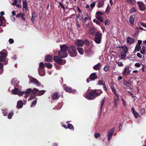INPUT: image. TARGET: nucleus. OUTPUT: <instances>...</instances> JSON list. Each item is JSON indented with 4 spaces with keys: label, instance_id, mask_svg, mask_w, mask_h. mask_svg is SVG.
<instances>
[{
    "label": "nucleus",
    "instance_id": "nucleus-1",
    "mask_svg": "<svg viewBox=\"0 0 146 146\" xmlns=\"http://www.w3.org/2000/svg\"><path fill=\"white\" fill-rule=\"evenodd\" d=\"M102 93L100 90H94L86 94L85 97L88 100H93L96 97L100 96Z\"/></svg>",
    "mask_w": 146,
    "mask_h": 146
},
{
    "label": "nucleus",
    "instance_id": "nucleus-2",
    "mask_svg": "<svg viewBox=\"0 0 146 146\" xmlns=\"http://www.w3.org/2000/svg\"><path fill=\"white\" fill-rule=\"evenodd\" d=\"M60 50L58 52V55L63 58L67 56V51L68 49V47L66 44L60 45Z\"/></svg>",
    "mask_w": 146,
    "mask_h": 146
},
{
    "label": "nucleus",
    "instance_id": "nucleus-3",
    "mask_svg": "<svg viewBox=\"0 0 146 146\" xmlns=\"http://www.w3.org/2000/svg\"><path fill=\"white\" fill-rule=\"evenodd\" d=\"M69 54L71 57H74L77 55V48L74 45L70 46L68 47Z\"/></svg>",
    "mask_w": 146,
    "mask_h": 146
},
{
    "label": "nucleus",
    "instance_id": "nucleus-4",
    "mask_svg": "<svg viewBox=\"0 0 146 146\" xmlns=\"http://www.w3.org/2000/svg\"><path fill=\"white\" fill-rule=\"evenodd\" d=\"M94 40L97 44H100L102 41V35L101 33L98 31L96 32L95 35Z\"/></svg>",
    "mask_w": 146,
    "mask_h": 146
},
{
    "label": "nucleus",
    "instance_id": "nucleus-5",
    "mask_svg": "<svg viewBox=\"0 0 146 146\" xmlns=\"http://www.w3.org/2000/svg\"><path fill=\"white\" fill-rule=\"evenodd\" d=\"M103 15L104 13L101 11L97 12L96 15V17L100 22H104L103 17H101V15Z\"/></svg>",
    "mask_w": 146,
    "mask_h": 146
},
{
    "label": "nucleus",
    "instance_id": "nucleus-6",
    "mask_svg": "<svg viewBox=\"0 0 146 146\" xmlns=\"http://www.w3.org/2000/svg\"><path fill=\"white\" fill-rule=\"evenodd\" d=\"M114 132V129L112 128L109 131H108V141H109L111 140L113 134Z\"/></svg>",
    "mask_w": 146,
    "mask_h": 146
},
{
    "label": "nucleus",
    "instance_id": "nucleus-7",
    "mask_svg": "<svg viewBox=\"0 0 146 146\" xmlns=\"http://www.w3.org/2000/svg\"><path fill=\"white\" fill-rule=\"evenodd\" d=\"M0 62H3L4 61L7 56V54L6 52H3L2 51L0 52Z\"/></svg>",
    "mask_w": 146,
    "mask_h": 146
},
{
    "label": "nucleus",
    "instance_id": "nucleus-8",
    "mask_svg": "<svg viewBox=\"0 0 146 146\" xmlns=\"http://www.w3.org/2000/svg\"><path fill=\"white\" fill-rule=\"evenodd\" d=\"M64 90L67 92L74 93L76 92V90H72L71 87L67 86L66 85H64Z\"/></svg>",
    "mask_w": 146,
    "mask_h": 146
},
{
    "label": "nucleus",
    "instance_id": "nucleus-9",
    "mask_svg": "<svg viewBox=\"0 0 146 146\" xmlns=\"http://www.w3.org/2000/svg\"><path fill=\"white\" fill-rule=\"evenodd\" d=\"M137 4L138 5V6L141 11H143L145 10V4L142 2L138 1Z\"/></svg>",
    "mask_w": 146,
    "mask_h": 146
},
{
    "label": "nucleus",
    "instance_id": "nucleus-10",
    "mask_svg": "<svg viewBox=\"0 0 146 146\" xmlns=\"http://www.w3.org/2000/svg\"><path fill=\"white\" fill-rule=\"evenodd\" d=\"M128 50L126 49V50H123L121 52V54L119 56L120 58L123 59L125 58L126 56V54L128 52Z\"/></svg>",
    "mask_w": 146,
    "mask_h": 146
},
{
    "label": "nucleus",
    "instance_id": "nucleus-11",
    "mask_svg": "<svg viewBox=\"0 0 146 146\" xmlns=\"http://www.w3.org/2000/svg\"><path fill=\"white\" fill-rule=\"evenodd\" d=\"M85 53L88 56H91L93 53V51L91 48H89L88 49L86 48L85 49Z\"/></svg>",
    "mask_w": 146,
    "mask_h": 146
},
{
    "label": "nucleus",
    "instance_id": "nucleus-12",
    "mask_svg": "<svg viewBox=\"0 0 146 146\" xmlns=\"http://www.w3.org/2000/svg\"><path fill=\"white\" fill-rule=\"evenodd\" d=\"M135 19V15L134 14L132 15L129 18V21L130 23L132 25L134 24V21Z\"/></svg>",
    "mask_w": 146,
    "mask_h": 146
},
{
    "label": "nucleus",
    "instance_id": "nucleus-13",
    "mask_svg": "<svg viewBox=\"0 0 146 146\" xmlns=\"http://www.w3.org/2000/svg\"><path fill=\"white\" fill-rule=\"evenodd\" d=\"M60 96V94L58 93L55 92L53 94L51 98L53 100H57L59 98Z\"/></svg>",
    "mask_w": 146,
    "mask_h": 146
},
{
    "label": "nucleus",
    "instance_id": "nucleus-14",
    "mask_svg": "<svg viewBox=\"0 0 146 146\" xmlns=\"http://www.w3.org/2000/svg\"><path fill=\"white\" fill-rule=\"evenodd\" d=\"M75 44L79 46H82L84 44L83 41L82 40H78L75 42Z\"/></svg>",
    "mask_w": 146,
    "mask_h": 146
},
{
    "label": "nucleus",
    "instance_id": "nucleus-15",
    "mask_svg": "<svg viewBox=\"0 0 146 146\" xmlns=\"http://www.w3.org/2000/svg\"><path fill=\"white\" fill-rule=\"evenodd\" d=\"M60 57L59 58L58 60L56 62L58 64L63 65L64 64L66 63V60H65L62 59H61Z\"/></svg>",
    "mask_w": 146,
    "mask_h": 146
},
{
    "label": "nucleus",
    "instance_id": "nucleus-16",
    "mask_svg": "<svg viewBox=\"0 0 146 146\" xmlns=\"http://www.w3.org/2000/svg\"><path fill=\"white\" fill-rule=\"evenodd\" d=\"M89 78L91 80H94L96 79L98 77L96 73H93L90 75Z\"/></svg>",
    "mask_w": 146,
    "mask_h": 146
},
{
    "label": "nucleus",
    "instance_id": "nucleus-17",
    "mask_svg": "<svg viewBox=\"0 0 146 146\" xmlns=\"http://www.w3.org/2000/svg\"><path fill=\"white\" fill-rule=\"evenodd\" d=\"M102 66L100 62L95 65L93 67V68L95 70H99L101 68Z\"/></svg>",
    "mask_w": 146,
    "mask_h": 146
},
{
    "label": "nucleus",
    "instance_id": "nucleus-18",
    "mask_svg": "<svg viewBox=\"0 0 146 146\" xmlns=\"http://www.w3.org/2000/svg\"><path fill=\"white\" fill-rule=\"evenodd\" d=\"M115 96L116 97H114V106L115 107H117L118 102L119 100V95Z\"/></svg>",
    "mask_w": 146,
    "mask_h": 146
},
{
    "label": "nucleus",
    "instance_id": "nucleus-19",
    "mask_svg": "<svg viewBox=\"0 0 146 146\" xmlns=\"http://www.w3.org/2000/svg\"><path fill=\"white\" fill-rule=\"evenodd\" d=\"M135 39L129 36L127 39V42L129 44H132L134 42Z\"/></svg>",
    "mask_w": 146,
    "mask_h": 146
},
{
    "label": "nucleus",
    "instance_id": "nucleus-20",
    "mask_svg": "<svg viewBox=\"0 0 146 146\" xmlns=\"http://www.w3.org/2000/svg\"><path fill=\"white\" fill-rule=\"evenodd\" d=\"M45 60L47 62H51L52 60V57L49 54L46 56L45 58Z\"/></svg>",
    "mask_w": 146,
    "mask_h": 146
},
{
    "label": "nucleus",
    "instance_id": "nucleus-21",
    "mask_svg": "<svg viewBox=\"0 0 146 146\" xmlns=\"http://www.w3.org/2000/svg\"><path fill=\"white\" fill-rule=\"evenodd\" d=\"M31 82L35 84L38 86H40L41 84V83L36 79L35 78L32 79Z\"/></svg>",
    "mask_w": 146,
    "mask_h": 146
},
{
    "label": "nucleus",
    "instance_id": "nucleus-22",
    "mask_svg": "<svg viewBox=\"0 0 146 146\" xmlns=\"http://www.w3.org/2000/svg\"><path fill=\"white\" fill-rule=\"evenodd\" d=\"M23 102L21 100H20L17 102V107L18 108H21L23 106Z\"/></svg>",
    "mask_w": 146,
    "mask_h": 146
},
{
    "label": "nucleus",
    "instance_id": "nucleus-23",
    "mask_svg": "<svg viewBox=\"0 0 146 146\" xmlns=\"http://www.w3.org/2000/svg\"><path fill=\"white\" fill-rule=\"evenodd\" d=\"M38 74L40 76H43L45 75V71L44 70L38 68Z\"/></svg>",
    "mask_w": 146,
    "mask_h": 146
},
{
    "label": "nucleus",
    "instance_id": "nucleus-24",
    "mask_svg": "<svg viewBox=\"0 0 146 146\" xmlns=\"http://www.w3.org/2000/svg\"><path fill=\"white\" fill-rule=\"evenodd\" d=\"M25 15L24 13H20L19 14H17L16 15V17L17 18H19V17H21L22 18V19L23 21L25 20V18L24 17V16Z\"/></svg>",
    "mask_w": 146,
    "mask_h": 146
},
{
    "label": "nucleus",
    "instance_id": "nucleus-25",
    "mask_svg": "<svg viewBox=\"0 0 146 146\" xmlns=\"http://www.w3.org/2000/svg\"><path fill=\"white\" fill-rule=\"evenodd\" d=\"M104 5V0H98V8H100L103 6Z\"/></svg>",
    "mask_w": 146,
    "mask_h": 146
},
{
    "label": "nucleus",
    "instance_id": "nucleus-26",
    "mask_svg": "<svg viewBox=\"0 0 146 146\" xmlns=\"http://www.w3.org/2000/svg\"><path fill=\"white\" fill-rule=\"evenodd\" d=\"M96 33V30L94 28H91L89 30V33L92 35H95V34Z\"/></svg>",
    "mask_w": 146,
    "mask_h": 146
},
{
    "label": "nucleus",
    "instance_id": "nucleus-27",
    "mask_svg": "<svg viewBox=\"0 0 146 146\" xmlns=\"http://www.w3.org/2000/svg\"><path fill=\"white\" fill-rule=\"evenodd\" d=\"M77 50L78 52L81 55H83L84 53V51L83 49L80 47H77Z\"/></svg>",
    "mask_w": 146,
    "mask_h": 146
},
{
    "label": "nucleus",
    "instance_id": "nucleus-28",
    "mask_svg": "<svg viewBox=\"0 0 146 146\" xmlns=\"http://www.w3.org/2000/svg\"><path fill=\"white\" fill-rule=\"evenodd\" d=\"M26 0H23V7L26 10H28V7L27 5V3L26 2Z\"/></svg>",
    "mask_w": 146,
    "mask_h": 146
},
{
    "label": "nucleus",
    "instance_id": "nucleus-29",
    "mask_svg": "<svg viewBox=\"0 0 146 146\" xmlns=\"http://www.w3.org/2000/svg\"><path fill=\"white\" fill-rule=\"evenodd\" d=\"M111 88L112 90V91L113 92L115 96H117L118 95H119L117 93V92L114 86H112L111 87Z\"/></svg>",
    "mask_w": 146,
    "mask_h": 146
},
{
    "label": "nucleus",
    "instance_id": "nucleus-30",
    "mask_svg": "<svg viewBox=\"0 0 146 146\" xmlns=\"http://www.w3.org/2000/svg\"><path fill=\"white\" fill-rule=\"evenodd\" d=\"M36 17L35 12H32V16L31 20L33 23H34L35 21V18Z\"/></svg>",
    "mask_w": 146,
    "mask_h": 146
},
{
    "label": "nucleus",
    "instance_id": "nucleus-31",
    "mask_svg": "<svg viewBox=\"0 0 146 146\" xmlns=\"http://www.w3.org/2000/svg\"><path fill=\"white\" fill-rule=\"evenodd\" d=\"M127 3L129 4L133 5L135 3V0H126Z\"/></svg>",
    "mask_w": 146,
    "mask_h": 146
},
{
    "label": "nucleus",
    "instance_id": "nucleus-32",
    "mask_svg": "<svg viewBox=\"0 0 146 146\" xmlns=\"http://www.w3.org/2000/svg\"><path fill=\"white\" fill-rule=\"evenodd\" d=\"M131 110L132 111L133 113L134 114L135 118H137V115H138V113L135 111L134 108H133L131 109Z\"/></svg>",
    "mask_w": 146,
    "mask_h": 146
},
{
    "label": "nucleus",
    "instance_id": "nucleus-33",
    "mask_svg": "<svg viewBox=\"0 0 146 146\" xmlns=\"http://www.w3.org/2000/svg\"><path fill=\"white\" fill-rule=\"evenodd\" d=\"M46 92L45 90H41L38 91L37 93L38 96H40L44 94Z\"/></svg>",
    "mask_w": 146,
    "mask_h": 146
},
{
    "label": "nucleus",
    "instance_id": "nucleus-34",
    "mask_svg": "<svg viewBox=\"0 0 146 146\" xmlns=\"http://www.w3.org/2000/svg\"><path fill=\"white\" fill-rule=\"evenodd\" d=\"M45 66L48 69H51L52 67V64L49 63H45Z\"/></svg>",
    "mask_w": 146,
    "mask_h": 146
},
{
    "label": "nucleus",
    "instance_id": "nucleus-35",
    "mask_svg": "<svg viewBox=\"0 0 146 146\" xmlns=\"http://www.w3.org/2000/svg\"><path fill=\"white\" fill-rule=\"evenodd\" d=\"M38 91L39 90L38 89L35 88L32 90V92L33 95L36 96V94Z\"/></svg>",
    "mask_w": 146,
    "mask_h": 146
},
{
    "label": "nucleus",
    "instance_id": "nucleus-36",
    "mask_svg": "<svg viewBox=\"0 0 146 146\" xmlns=\"http://www.w3.org/2000/svg\"><path fill=\"white\" fill-rule=\"evenodd\" d=\"M146 47L144 46H142V50L140 51V52L143 54H145L146 53Z\"/></svg>",
    "mask_w": 146,
    "mask_h": 146
},
{
    "label": "nucleus",
    "instance_id": "nucleus-37",
    "mask_svg": "<svg viewBox=\"0 0 146 146\" xmlns=\"http://www.w3.org/2000/svg\"><path fill=\"white\" fill-rule=\"evenodd\" d=\"M105 97H104L103 99H102V101L101 102V105H100V110L101 111L103 106L104 105V104L105 102Z\"/></svg>",
    "mask_w": 146,
    "mask_h": 146
},
{
    "label": "nucleus",
    "instance_id": "nucleus-38",
    "mask_svg": "<svg viewBox=\"0 0 146 146\" xmlns=\"http://www.w3.org/2000/svg\"><path fill=\"white\" fill-rule=\"evenodd\" d=\"M84 44L86 46H88L90 45V42L88 40H85L83 41Z\"/></svg>",
    "mask_w": 146,
    "mask_h": 146
},
{
    "label": "nucleus",
    "instance_id": "nucleus-39",
    "mask_svg": "<svg viewBox=\"0 0 146 146\" xmlns=\"http://www.w3.org/2000/svg\"><path fill=\"white\" fill-rule=\"evenodd\" d=\"M124 85L125 86L127 87L128 88H130V83L127 82L126 80H124L123 81Z\"/></svg>",
    "mask_w": 146,
    "mask_h": 146
},
{
    "label": "nucleus",
    "instance_id": "nucleus-40",
    "mask_svg": "<svg viewBox=\"0 0 146 146\" xmlns=\"http://www.w3.org/2000/svg\"><path fill=\"white\" fill-rule=\"evenodd\" d=\"M82 20L84 23H86L87 21L88 20L89 21H90L91 20V17H85L84 18L82 19Z\"/></svg>",
    "mask_w": 146,
    "mask_h": 146
},
{
    "label": "nucleus",
    "instance_id": "nucleus-41",
    "mask_svg": "<svg viewBox=\"0 0 146 146\" xmlns=\"http://www.w3.org/2000/svg\"><path fill=\"white\" fill-rule=\"evenodd\" d=\"M2 111V113L4 116L7 115V110L6 108L1 110Z\"/></svg>",
    "mask_w": 146,
    "mask_h": 146
},
{
    "label": "nucleus",
    "instance_id": "nucleus-42",
    "mask_svg": "<svg viewBox=\"0 0 146 146\" xmlns=\"http://www.w3.org/2000/svg\"><path fill=\"white\" fill-rule=\"evenodd\" d=\"M12 92L14 94H17L19 92V90L18 88H15L12 90Z\"/></svg>",
    "mask_w": 146,
    "mask_h": 146
},
{
    "label": "nucleus",
    "instance_id": "nucleus-43",
    "mask_svg": "<svg viewBox=\"0 0 146 146\" xmlns=\"http://www.w3.org/2000/svg\"><path fill=\"white\" fill-rule=\"evenodd\" d=\"M45 67V65L44 63L42 62H40L39 64V68H40V69H43Z\"/></svg>",
    "mask_w": 146,
    "mask_h": 146
},
{
    "label": "nucleus",
    "instance_id": "nucleus-44",
    "mask_svg": "<svg viewBox=\"0 0 146 146\" xmlns=\"http://www.w3.org/2000/svg\"><path fill=\"white\" fill-rule=\"evenodd\" d=\"M32 92V89L31 88H29L25 92V94H26L29 95Z\"/></svg>",
    "mask_w": 146,
    "mask_h": 146
},
{
    "label": "nucleus",
    "instance_id": "nucleus-45",
    "mask_svg": "<svg viewBox=\"0 0 146 146\" xmlns=\"http://www.w3.org/2000/svg\"><path fill=\"white\" fill-rule=\"evenodd\" d=\"M67 128H69L72 130H74V128L73 125L71 124H68Z\"/></svg>",
    "mask_w": 146,
    "mask_h": 146
},
{
    "label": "nucleus",
    "instance_id": "nucleus-46",
    "mask_svg": "<svg viewBox=\"0 0 146 146\" xmlns=\"http://www.w3.org/2000/svg\"><path fill=\"white\" fill-rule=\"evenodd\" d=\"M98 85H104L105 84V82H104L103 80H100L98 82Z\"/></svg>",
    "mask_w": 146,
    "mask_h": 146
},
{
    "label": "nucleus",
    "instance_id": "nucleus-47",
    "mask_svg": "<svg viewBox=\"0 0 146 146\" xmlns=\"http://www.w3.org/2000/svg\"><path fill=\"white\" fill-rule=\"evenodd\" d=\"M141 47L140 45H137L135 47V51H139L141 49Z\"/></svg>",
    "mask_w": 146,
    "mask_h": 146
},
{
    "label": "nucleus",
    "instance_id": "nucleus-48",
    "mask_svg": "<svg viewBox=\"0 0 146 146\" xmlns=\"http://www.w3.org/2000/svg\"><path fill=\"white\" fill-rule=\"evenodd\" d=\"M76 19H78L79 20V21H80L82 19V17L79 13H78L76 16Z\"/></svg>",
    "mask_w": 146,
    "mask_h": 146
},
{
    "label": "nucleus",
    "instance_id": "nucleus-49",
    "mask_svg": "<svg viewBox=\"0 0 146 146\" xmlns=\"http://www.w3.org/2000/svg\"><path fill=\"white\" fill-rule=\"evenodd\" d=\"M121 48L123 50H126V49H127V50H128V47H127V46L125 45H124L123 46H121Z\"/></svg>",
    "mask_w": 146,
    "mask_h": 146
},
{
    "label": "nucleus",
    "instance_id": "nucleus-50",
    "mask_svg": "<svg viewBox=\"0 0 146 146\" xmlns=\"http://www.w3.org/2000/svg\"><path fill=\"white\" fill-rule=\"evenodd\" d=\"M13 115V112L9 113L8 114V118L9 119H11Z\"/></svg>",
    "mask_w": 146,
    "mask_h": 146
},
{
    "label": "nucleus",
    "instance_id": "nucleus-51",
    "mask_svg": "<svg viewBox=\"0 0 146 146\" xmlns=\"http://www.w3.org/2000/svg\"><path fill=\"white\" fill-rule=\"evenodd\" d=\"M60 57H59L58 56H54L53 57V60L54 61L56 62V61H57L59 59Z\"/></svg>",
    "mask_w": 146,
    "mask_h": 146
},
{
    "label": "nucleus",
    "instance_id": "nucleus-52",
    "mask_svg": "<svg viewBox=\"0 0 146 146\" xmlns=\"http://www.w3.org/2000/svg\"><path fill=\"white\" fill-rule=\"evenodd\" d=\"M109 67L107 65H106V66H105L104 68V71H105L106 72H107L109 70Z\"/></svg>",
    "mask_w": 146,
    "mask_h": 146
},
{
    "label": "nucleus",
    "instance_id": "nucleus-53",
    "mask_svg": "<svg viewBox=\"0 0 146 146\" xmlns=\"http://www.w3.org/2000/svg\"><path fill=\"white\" fill-rule=\"evenodd\" d=\"M93 22L94 23H96L100 26V23L96 19H94L93 20Z\"/></svg>",
    "mask_w": 146,
    "mask_h": 146
},
{
    "label": "nucleus",
    "instance_id": "nucleus-54",
    "mask_svg": "<svg viewBox=\"0 0 146 146\" xmlns=\"http://www.w3.org/2000/svg\"><path fill=\"white\" fill-rule=\"evenodd\" d=\"M59 4L60 6L64 10H65V7L64 6V5L61 2L59 3Z\"/></svg>",
    "mask_w": 146,
    "mask_h": 146
},
{
    "label": "nucleus",
    "instance_id": "nucleus-55",
    "mask_svg": "<svg viewBox=\"0 0 146 146\" xmlns=\"http://www.w3.org/2000/svg\"><path fill=\"white\" fill-rule=\"evenodd\" d=\"M94 136L95 138H97L100 136V134L99 133H95L94 134Z\"/></svg>",
    "mask_w": 146,
    "mask_h": 146
},
{
    "label": "nucleus",
    "instance_id": "nucleus-56",
    "mask_svg": "<svg viewBox=\"0 0 146 146\" xmlns=\"http://www.w3.org/2000/svg\"><path fill=\"white\" fill-rule=\"evenodd\" d=\"M110 21L109 19L106 20L104 22L105 25H108L110 24Z\"/></svg>",
    "mask_w": 146,
    "mask_h": 146
},
{
    "label": "nucleus",
    "instance_id": "nucleus-57",
    "mask_svg": "<svg viewBox=\"0 0 146 146\" xmlns=\"http://www.w3.org/2000/svg\"><path fill=\"white\" fill-rule=\"evenodd\" d=\"M0 20H1V21L2 22H6V20L5 19V18L3 16H0Z\"/></svg>",
    "mask_w": 146,
    "mask_h": 146
},
{
    "label": "nucleus",
    "instance_id": "nucleus-58",
    "mask_svg": "<svg viewBox=\"0 0 146 146\" xmlns=\"http://www.w3.org/2000/svg\"><path fill=\"white\" fill-rule=\"evenodd\" d=\"M116 63L118 64V66H122L123 65V64L121 62H116Z\"/></svg>",
    "mask_w": 146,
    "mask_h": 146
},
{
    "label": "nucleus",
    "instance_id": "nucleus-59",
    "mask_svg": "<svg viewBox=\"0 0 146 146\" xmlns=\"http://www.w3.org/2000/svg\"><path fill=\"white\" fill-rule=\"evenodd\" d=\"M37 100H35L32 103L31 106L33 107L34 106H35L36 104Z\"/></svg>",
    "mask_w": 146,
    "mask_h": 146
},
{
    "label": "nucleus",
    "instance_id": "nucleus-60",
    "mask_svg": "<svg viewBox=\"0 0 146 146\" xmlns=\"http://www.w3.org/2000/svg\"><path fill=\"white\" fill-rule=\"evenodd\" d=\"M96 3L93 2L90 5V7L92 8H93L95 6Z\"/></svg>",
    "mask_w": 146,
    "mask_h": 146
},
{
    "label": "nucleus",
    "instance_id": "nucleus-61",
    "mask_svg": "<svg viewBox=\"0 0 146 146\" xmlns=\"http://www.w3.org/2000/svg\"><path fill=\"white\" fill-rule=\"evenodd\" d=\"M140 24L143 27H144L146 28V23H145L140 22Z\"/></svg>",
    "mask_w": 146,
    "mask_h": 146
},
{
    "label": "nucleus",
    "instance_id": "nucleus-62",
    "mask_svg": "<svg viewBox=\"0 0 146 146\" xmlns=\"http://www.w3.org/2000/svg\"><path fill=\"white\" fill-rule=\"evenodd\" d=\"M9 42L10 44H12L14 42V40L13 39L10 38L9 40Z\"/></svg>",
    "mask_w": 146,
    "mask_h": 146
},
{
    "label": "nucleus",
    "instance_id": "nucleus-63",
    "mask_svg": "<svg viewBox=\"0 0 146 146\" xmlns=\"http://www.w3.org/2000/svg\"><path fill=\"white\" fill-rule=\"evenodd\" d=\"M25 93V92L20 91L19 93V96H22Z\"/></svg>",
    "mask_w": 146,
    "mask_h": 146
},
{
    "label": "nucleus",
    "instance_id": "nucleus-64",
    "mask_svg": "<svg viewBox=\"0 0 146 146\" xmlns=\"http://www.w3.org/2000/svg\"><path fill=\"white\" fill-rule=\"evenodd\" d=\"M129 67L128 66H125V68L124 69V71L126 72H127V70H129Z\"/></svg>",
    "mask_w": 146,
    "mask_h": 146
}]
</instances>
